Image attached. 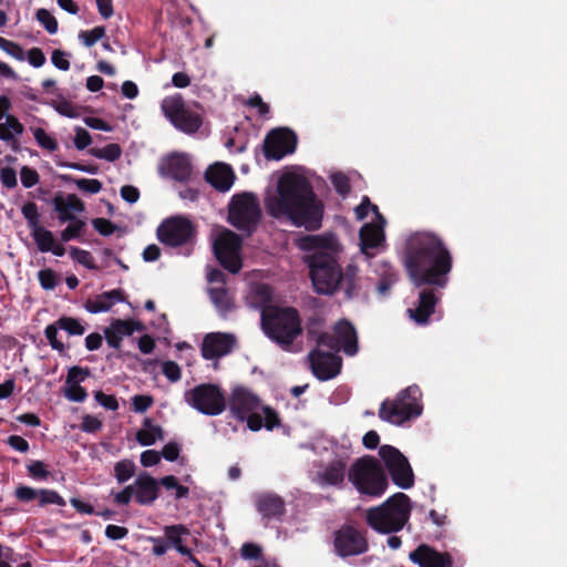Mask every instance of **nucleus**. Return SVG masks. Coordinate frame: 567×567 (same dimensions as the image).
I'll use <instances>...</instances> for the list:
<instances>
[{
	"instance_id": "13",
	"label": "nucleus",
	"mask_w": 567,
	"mask_h": 567,
	"mask_svg": "<svg viewBox=\"0 0 567 567\" xmlns=\"http://www.w3.org/2000/svg\"><path fill=\"white\" fill-rule=\"evenodd\" d=\"M321 346L347 355L353 357L359 351L358 334L354 326L348 319L338 320L331 332H321Z\"/></svg>"
},
{
	"instance_id": "15",
	"label": "nucleus",
	"mask_w": 567,
	"mask_h": 567,
	"mask_svg": "<svg viewBox=\"0 0 567 567\" xmlns=\"http://www.w3.org/2000/svg\"><path fill=\"white\" fill-rule=\"evenodd\" d=\"M156 234L161 243L176 247L190 240L195 228L187 218L176 216L165 219L158 226Z\"/></svg>"
},
{
	"instance_id": "27",
	"label": "nucleus",
	"mask_w": 567,
	"mask_h": 567,
	"mask_svg": "<svg viewBox=\"0 0 567 567\" xmlns=\"http://www.w3.org/2000/svg\"><path fill=\"white\" fill-rule=\"evenodd\" d=\"M375 272L379 277L377 292L381 298H386L390 296L392 288L399 282V271L390 262L381 261Z\"/></svg>"
},
{
	"instance_id": "31",
	"label": "nucleus",
	"mask_w": 567,
	"mask_h": 567,
	"mask_svg": "<svg viewBox=\"0 0 567 567\" xmlns=\"http://www.w3.org/2000/svg\"><path fill=\"white\" fill-rule=\"evenodd\" d=\"M343 360L338 352L321 351V382L331 380L340 374Z\"/></svg>"
},
{
	"instance_id": "35",
	"label": "nucleus",
	"mask_w": 567,
	"mask_h": 567,
	"mask_svg": "<svg viewBox=\"0 0 567 567\" xmlns=\"http://www.w3.org/2000/svg\"><path fill=\"white\" fill-rule=\"evenodd\" d=\"M208 292L212 302L223 315H225L233 308L231 298L229 297L228 291L225 288H210Z\"/></svg>"
},
{
	"instance_id": "53",
	"label": "nucleus",
	"mask_w": 567,
	"mask_h": 567,
	"mask_svg": "<svg viewBox=\"0 0 567 567\" xmlns=\"http://www.w3.org/2000/svg\"><path fill=\"white\" fill-rule=\"evenodd\" d=\"M59 329H60V327H58V323L55 321L54 323L49 324L45 328L44 334H45V338L48 339L49 343L51 344V347L53 349L62 352L64 350V344L61 341H59L56 338Z\"/></svg>"
},
{
	"instance_id": "6",
	"label": "nucleus",
	"mask_w": 567,
	"mask_h": 567,
	"mask_svg": "<svg viewBox=\"0 0 567 567\" xmlns=\"http://www.w3.org/2000/svg\"><path fill=\"white\" fill-rule=\"evenodd\" d=\"M348 478L361 495L382 496L388 486V477L379 460L374 456L359 457L349 468Z\"/></svg>"
},
{
	"instance_id": "8",
	"label": "nucleus",
	"mask_w": 567,
	"mask_h": 567,
	"mask_svg": "<svg viewBox=\"0 0 567 567\" xmlns=\"http://www.w3.org/2000/svg\"><path fill=\"white\" fill-rule=\"evenodd\" d=\"M228 408L231 416L239 422H246L249 430L257 432L262 427V416L259 413L261 401L247 388L236 386L233 389L228 399Z\"/></svg>"
},
{
	"instance_id": "54",
	"label": "nucleus",
	"mask_w": 567,
	"mask_h": 567,
	"mask_svg": "<svg viewBox=\"0 0 567 567\" xmlns=\"http://www.w3.org/2000/svg\"><path fill=\"white\" fill-rule=\"evenodd\" d=\"M162 372L171 382H177L182 377L181 368L174 361L163 362Z\"/></svg>"
},
{
	"instance_id": "51",
	"label": "nucleus",
	"mask_w": 567,
	"mask_h": 567,
	"mask_svg": "<svg viewBox=\"0 0 567 567\" xmlns=\"http://www.w3.org/2000/svg\"><path fill=\"white\" fill-rule=\"evenodd\" d=\"M22 214L24 218L28 220V224L32 229L37 228V226H41L39 223V213L38 207L34 203H28L22 207Z\"/></svg>"
},
{
	"instance_id": "64",
	"label": "nucleus",
	"mask_w": 567,
	"mask_h": 567,
	"mask_svg": "<svg viewBox=\"0 0 567 567\" xmlns=\"http://www.w3.org/2000/svg\"><path fill=\"white\" fill-rule=\"evenodd\" d=\"M94 228L103 236H110L114 233L115 226L105 218H95L92 221Z\"/></svg>"
},
{
	"instance_id": "58",
	"label": "nucleus",
	"mask_w": 567,
	"mask_h": 567,
	"mask_svg": "<svg viewBox=\"0 0 567 567\" xmlns=\"http://www.w3.org/2000/svg\"><path fill=\"white\" fill-rule=\"evenodd\" d=\"M89 374H90V371L87 369H83V368H80V367H72L68 371L65 383L66 384H79Z\"/></svg>"
},
{
	"instance_id": "50",
	"label": "nucleus",
	"mask_w": 567,
	"mask_h": 567,
	"mask_svg": "<svg viewBox=\"0 0 567 567\" xmlns=\"http://www.w3.org/2000/svg\"><path fill=\"white\" fill-rule=\"evenodd\" d=\"M378 213V206L372 204L369 196L364 195L361 203L354 208L355 218L363 220L369 215V212Z\"/></svg>"
},
{
	"instance_id": "60",
	"label": "nucleus",
	"mask_w": 567,
	"mask_h": 567,
	"mask_svg": "<svg viewBox=\"0 0 567 567\" xmlns=\"http://www.w3.org/2000/svg\"><path fill=\"white\" fill-rule=\"evenodd\" d=\"M65 396L74 402H82L86 399L87 393L80 384H66Z\"/></svg>"
},
{
	"instance_id": "36",
	"label": "nucleus",
	"mask_w": 567,
	"mask_h": 567,
	"mask_svg": "<svg viewBox=\"0 0 567 567\" xmlns=\"http://www.w3.org/2000/svg\"><path fill=\"white\" fill-rule=\"evenodd\" d=\"M31 234L40 251L47 252L50 251V249H53L55 240L50 230L42 226H37V228L31 230Z\"/></svg>"
},
{
	"instance_id": "29",
	"label": "nucleus",
	"mask_w": 567,
	"mask_h": 567,
	"mask_svg": "<svg viewBox=\"0 0 567 567\" xmlns=\"http://www.w3.org/2000/svg\"><path fill=\"white\" fill-rule=\"evenodd\" d=\"M359 238L361 251L369 255L368 250L378 248L384 241L385 236L381 225L368 223L361 227Z\"/></svg>"
},
{
	"instance_id": "61",
	"label": "nucleus",
	"mask_w": 567,
	"mask_h": 567,
	"mask_svg": "<svg viewBox=\"0 0 567 567\" xmlns=\"http://www.w3.org/2000/svg\"><path fill=\"white\" fill-rule=\"evenodd\" d=\"M95 400L105 409L115 411L118 409V403L115 396L103 393L102 391H96L94 394Z\"/></svg>"
},
{
	"instance_id": "55",
	"label": "nucleus",
	"mask_w": 567,
	"mask_h": 567,
	"mask_svg": "<svg viewBox=\"0 0 567 567\" xmlns=\"http://www.w3.org/2000/svg\"><path fill=\"white\" fill-rule=\"evenodd\" d=\"M21 183L25 188H30L38 184L39 182V174L35 169L23 166L20 172Z\"/></svg>"
},
{
	"instance_id": "10",
	"label": "nucleus",
	"mask_w": 567,
	"mask_h": 567,
	"mask_svg": "<svg viewBox=\"0 0 567 567\" xmlns=\"http://www.w3.org/2000/svg\"><path fill=\"white\" fill-rule=\"evenodd\" d=\"M185 402L206 415H219L227 401L219 386L210 383L199 384L184 393Z\"/></svg>"
},
{
	"instance_id": "33",
	"label": "nucleus",
	"mask_w": 567,
	"mask_h": 567,
	"mask_svg": "<svg viewBox=\"0 0 567 567\" xmlns=\"http://www.w3.org/2000/svg\"><path fill=\"white\" fill-rule=\"evenodd\" d=\"M272 298V291L269 286L260 284L254 287L250 291L247 300L249 305L256 309H261V312L265 308L274 307L270 305Z\"/></svg>"
},
{
	"instance_id": "1",
	"label": "nucleus",
	"mask_w": 567,
	"mask_h": 567,
	"mask_svg": "<svg viewBox=\"0 0 567 567\" xmlns=\"http://www.w3.org/2000/svg\"><path fill=\"white\" fill-rule=\"evenodd\" d=\"M403 266L417 288V305L408 312L417 324H426L440 300L435 289H444L453 268V257L443 239L431 231H416L405 241Z\"/></svg>"
},
{
	"instance_id": "39",
	"label": "nucleus",
	"mask_w": 567,
	"mask_h": 567,
	"mask_svg": "<svg viewBox=\"0 0 567 567\" xmlns=\"http://www.w3.org/2000/svg\"><path fill=\"white\" fill-rule=\"evenodd\" d=\"M135 464L131 460H122L114 465V476L122 484L135 474Z\"/></svg>"
},
{
	"instance_id": "52",
	"label": "nucleus",
	"mask_w": 567,
	"mask_h": 567,
	"mask_svg": "<svg viewBox=\"0 0 567 567\" xmlns=\"http://www.w3.org/2000/svg\"><path fill=\"white\" fill-rule=\"evenodd\" d=\"M0 48L17 60L24 59L23 49L10 40L0 37Z\"/></svg>"
},
{
	"instance_id": "48",
	"label": "nucleus",
	"mask_w": 567,
	"mask_h": 567,
	"mask_svg": "<svg viewBox=\"0 0 567 567\" xmlns=\"http://www.w3.org/2000/svg\"><path fill=\"white\" fill-rule=\"evenodd\" d=\"M84 227L85 223L75 218V220L71 221V224L61 233V239L63 241H69L81 236Z\"/></svg>"
},
{
	"instance_id": "41",
	"label": "nucleus",
	"mask_w": 567,
	"mask_h": 567,
	"mask_svg": "<svg viewBox=\"0 0 567 567\" xmlns=\"http://www.w3.org/2000/svg\"><path fill=\"white\" fill-rule=\"evenodd\" d=\"M158 482V485L164 486L166 489H175L176 491V498H183L186 497L189 493L188 487L183 486L178 483V480L174 475H168L163 478H161Z\"/></svg>"
},
{
	"instance_id": "62",
	"label": "nucleus",
	"mask_w": 567,
	"mask_h": 567,
	"mask_svg": "<svg viewBox=\"0 0 567 567\" xmlns=\"http://www.w3.org/2000/svg\"><path fill=\"white\" fill-rule=\"evenodd\" d=\"M29 474L34 478L45 480L49 476V472L45 468V465L41 461H33L28 465Z\"/></svg>"
},
{
	"instance_id": "17",
	"label": "nucleus",
	"mask_w": 567,
	"mask_h": 567,
	"mask_svg": "<svg viewBox=\"0 0 567 567\" xmlns=\"http://www.w3.org/2000/svg\"><path fill=\"white\" fill-rule=\"evenodd\" d=\"M296 245L303 252L301 258L309 267L315 291L319 292V235L300 236Z\"/></svg>"
},
{
	"instance_id": "18",
	"label": "nucleus",
	"mask_w": 567,
	"mask_h": 567,
	"mask_svg": "<svg viewBox=\"0 0 567 567\" xmlns=\"http://www.w3.org/2000/svg\"><path fill=\"white\" fill-rule=\"evenodd\" d=\"M409 558L419 567H453L454 565L450 553L439 551L427 544L419 545L409 554Z\"/></svg>"
},
{
	"instance_id": "24",
	"label": "nucleus",
	"mask_w": 567,
	"mask_h": 567,
	"mask_svg": "<svg viewBox=\"0 0 567 567\" xmlns=\"http://www.w3.org/2000/svg\"><path fill=\"white\" fill-rule=\"evenodd\" d=\"M255 505L257 511L267 519H280L285 514V501L277 494L262 493L256 497Z\"/></svg>"
},
{
	"instance_id": "25",
	"label": "nucleus",
	"mask_w": 567,
	"mask_h": 567,
	"mask_svg": "<svg viewBox=\"0 0 567 567\" xmlns=\"http://www.w3.org/2000/svg\"><path fill=\"white\" fill-rule=\"evenodd\" d=\"M205 178L216 189L226 192L231 187L235 174L229 165L216 163L207 168Z\"/></svg>"
},
{
	"instance_id": "21",
	"label": "nucleus",
	"mask_w": 567,
	"mask_h": 567,
	"mask_svg": "<svg viewBox=\"0 0 567 567\" xmlns=\"http://www.w3.org/2000/svg\"><path fill=\"white\" fill-rule=\"evenodd\" d=\"M54 210L58 213L60 223L75 220V214H81L85 210L84 203L75 195H64L59 192L52 199Z\"/></svg>"
},
{
	"instance_id": "2",
	"label": "nucleus",
	"mask_w": 567,
	"mask_h": 567,
	"mask_svg": "<svg viewBox=\"0 0 567 567\" xmlns=\"http://www.w3.org/2000/svg\"><path fill=\"white\" fill-rule=\"evenodd\" d=\"M265 206L275 218L287 217L296 226L319 227V205L309 179L297 173H286L278 181L277 192L268 195Z\"/></svg>"
},
{
	"instance_id": "5",
	"label": "nucleus",
	"mask_w": 567,
	"mask_h": 567,
	"mask_svg": "<svg viewBox=\"0 0 567 567\" xmlns=\"http://www.w3.org/2000/svg\"><path fill=\"white\" fill-rule=\"evenodd\" d=\"M261 328L271 340L285 348L301 333L299 315L290 307L265 308L261 312Z\"/></svg>"
},
{
	"instance_id": "40",
	"label": "nucleus",
	"mask_w": 567,
	"mask_h": 567,
	"mask_svg": "<svg viewBox=\"0 0 567 567\" xmlns=\"http://www.w3.org/2000/svg\"><path fill=\"white\" fill-rule=\"evenodd\" d=\"M63 179L68 182H73L80 190H83L89 194H96L102 189V183L99 179H75L70 176H63Z\"/></svg>"
},
{
	"instance_id": "56",
	"label": "nucleus",
	"mask_w": 567,
	"mask_h": 567,
	"mask_svg": "<svg viewBox=\"0 0 567 567\" xmlns=\"http://www.w3.org/2000/svg\"><path fill=\"white\" fill-rule=\"evenodd\" d=\"M69 53L56 49L52 52L51 61L55 68L62 71H68L70 69Z\"/></svg>"
},
{
	"instance_id": "20",
	"label": "nucleus",
	"mask_w": 567,
	"mask_h": 567,
	"mask_svg": "<svg viewBox=\"0 0 567 567\" xmlns=\"http://www.w3.org/2000/svg\"><path fill=\"white\" fill-rule=\"evenodd\" d=\"M163 176L171 177L175 181L185 182L192 175L190 159L186 154L173 153L166 156L159 166Z\"/></svg>"
},
{
	"instance_id": "4",
	"label": "nucleus",
	"mask_w": 567,
	"mask_h": 567,
	"mask_svg": "<svg viewBox=\"0 0 567 567\" xmlns=\"http://www.w3.org/2000/svg\"><path fill=\"white\" fill-rule=\"evenodd\" d=\"M410 515V497L402 492H398L381 505L369 508L365 520L372 529L380 534H393L405 526Z\"/></svg>"
},
{
	"instance_id": "30",
	"label": "nucleus",
	"mask_w": 567,
	"mask_h": 567,
	"mask_svg": "<svg viewBox=\"0 0 567 567\" xmlns=\"http://www.w3.org/2000/svg\"><path fill=\"white\" fill-rule=\"evenodd\" d=\"M122 300V291L114 289L97 296L94 300H89L85 307L92 313L103 312L109 311L113 305Z\"/></svg>"
},
{
	"instance_id": "59",
	"label": "nucleus",
	"mask_w": 567,
	"mask_h": 567,
	"mask_svg": "<svg viewBox=\"0 0 567 567\" xmlns=\"http://www.w3.org/2000/svg\"><path fill=\"white\" fill-rule=\"evenodd\" d=\"M261 547L254 543H246L240 548V555L245 559L259 560L261 558Z\"/></svg>"
},
{
	"instance_id": "38",
	"label": "nucleus",
	"mask_w": 567,
	"mask_h": 567,
	"mask_svg": "<svg viewBox=\"0 0 567 567\" xmlns=\"http://www.w3.org/2000/svg\"><path fill=\"white\" fill-rule=\"evenodd\" d=\"M334 190L341 198H347L351 193V183L348 175L342 172L331 173L329 176Z\"/></svg>"
},
{
	"instance_id": "28",
	"label": "nucleus",
	"mask_w": 567,
	"mask_h": 567,
	"mask_svg": "<svg viewBox=\"0 0 567 567\" xmlns=\"http://www.w3.org/2000/svg\"><path fill=\"white\" fill-rule=\"evenodd\" d=\"M137 322L130 320H115L110 328L104 331L106 342L110 347L118 349L125 336H131L135 330H140Z\"/></svg>"
},
{
	"instance_id": "32",
	"label": "nucleus",
	"mask_w": 567,
	"mask_h": 567,
	"mask_svg": "<svg viewBox=\"0 0 567 567\" xmlns=\"http://www.w3.org/2000/svg\"><path fill=\"white\" fill-rule=\"evenodd\" d=\"M165 539L168 546L174 547L181 555H189V550L183 544V537L189 535V530L183 525H172L164 528Z\"/></svg>"
},
{
	"instance_id": "49",
	"label": "nucleus",
	"mask_w": 567,
	"mask_h": 567,
	"mask_svg": "<svg viewBox=\"0 0 567 567\" xmlns=\"http://www.w3.org/2000/svg\"><path fill=\"white\" fill-rule=\"evenodd\" d=\"M71 257L76 260L79 264L85 266L89 269L95 268L93 262V257L90 251L83 250L76 247H72L70 249Z\"/></svg>"
},
{
	"instance_id": "3",
	"label": "nucleus",
	"mask_w": 567,
	"mask_h": 567,
	"mask_svg": "<svg viewBox=\"0 0 567 567\" xmlns=\"http://www.w3.org/2000/svg\"><path fill=\"white\" fill-rule=\"evenodd\" d=\"M343 245L332 231L321 234V295L333 296L342 291L346 300H352L359 291V267L349 262L342 268L338 261Z\"/></svg>"
},
{
	"instance_id": "7",
	"label": "nucleus",
	"mask_w": 567,
	"mask_h": 567,
	"mask_svg": "<svg viewBox=\"0 0 567 567\" xmlns=\"http://www.w3.org/2000/svg\"><path fill=\"white\" fill-rule=\"evenodd\" d=\"M422 392L417 385H410L400 391L394 400H384L379 410V417L391 424L401 425L422 413Z\"/></svg>"
},
{
	"instance_id": "42",
	"label": "nucleus",
	"mask_w": 567,
	"mask_h": 567,
	"mask_svg": "<svg viewBox=\"0 0 567 567\" xmlns=\"http://www.w3.org/2000/svg\"><path fill=\"white\" fill-rule=\"evenodd\" d=\"M58 327L65 330L69 334L81 336L84 333L83 326L74 318L62 317L56 320Z\"/></svg>"
},
{
	"instance_id": "47",
	"label": "nucleus",
	"mask_w": 567,
	"mask_h": 567,
	"mask_svg": "<svg viewBox=\"0 0 567 567\" xmlns=\"http://www.w3.org/2000/svg\"><path fill=\"white\" fill-rule=\"evenodd\" d=\"M38 498L40 506H45L49 504H55L59 506L65 505V501L55 491L51 489H40L38 492Z\"/></svg>"
},
{
	"instance_id": "9",
	"label": "nucleus",
	"mask_w": 567,
	"mask_h": 567,
	"mask_svg": "<svg viewBox=\"0 0 567 567\" xmlns=\"http://www.w3.org/2000/svg\"><path fill=\"white\" fill-rule=\"evenodd\" d=\"M261 217V210L258 198L244 193L235 195L229 204L228 220L239 230L250 234L258 225Z\"/></svg>"
},
{
	"instance_id": "16",
	"label": "nucleus",
	"mask_w": 567,
	"mask_h": 567,
	"mask_svg": "<svg viewBox=\"0 0 567 567\" xmlns=\"http://www.w3.org/2000/svg\"><path fill=\"white\" fill-rule=\"evenodd\" d=\"M296 134L285 127L270 131L264 141V152L268 159H280L296 150Z\"/></svg>"
},
{
	"instance_id": "14",
	"label": "nucleus",
	"mask_w": 567,
	"mask_h": 567,
	"mask_svg": "<svg viewBox=\"0 0 567 567\" xmlns=\"http://www.w3.org/2000/svg\"><path fill=\"white\" fill-rule=\"evenodd\" d=\"M240 247L241 239L231 230H224L214 241V252L217 259L233 274H237L241 269Z\"/></svg>"
},
{
	"instance_id": "12",
	"label": "nucleus",
	"mask_w": 567,
	"mask_h": 567,
	"mask_svg": "<svg viewBox=\"0 0 567 567\" xmlns=\"http://www.w3.org/2000/svg\"><path fill=\"white\" fill-rule=\"evenodd\" d=\"M161 106L172 124L187 134L197 132L202 126L199 114L186 106L181 94L165 97Z\"/></svg>"
},
{
	"instance_id": "37",
	"label": "nucleus",
	"mask_w": 567,
	"mask_h": 567,
	"mask_svg": "<svg viewBox=\"0 0 567 567\" xmlns=\"http://www.w3.org/2000/svg\"><path fill=\"white\" fill-rule=\"evenodd\" d=\"M89 153L96 158L106 159L109 162H114L117 158H120V156L122 154V148L118 144L111 143L101 148L92 147L89 150Z\"/></svg>"
},
{
	"instance_id": "19",
	"label": "nucleus",
	"mask_w": 567,
	"mask_h": 567,
	"mask_svg": "<svg viewBox=\"0 0 567 567\" xmlns=\"http://www.w3.org/2000/svg\"><path fill=\"white\" fill-rule=\"evenodd\" d=\"M334 547L340 556H351L367 551L368 543L360 532L349 527L336 534Z\"/></svg>"
},
{
	"instance_id": "34",
	"label": "nucleus",
	"mask_w": 567,
	"mask_h": 567,
	"mask_svg": "<svg viewBox=\"0 0 567 567\" xmlns=\"http://www.w3.org/2000/svg\"><path fill=\"white\" fill-rule=\"evenodd\" d=\"M144 429L136 433V440L140 444L148 446L155 443L156 439L163 440V430L158 425H154L151 419H145Z\"/></svg>"
},
{
	"instance_id": "43",
	"label": "nucleus",
	"mask_w": 567,
	"mask_h": 567,
	"mask_svg": "<svg viewBox=\"0 0 567 567\" xmlns=\"http://www.w3.org/2000/svg\"><path fill=\"white\" fill-rule=\"evenodd\" d=\"M38 21L43 24L45 30L50 34H54L58 31V21L52 13L47 9H39L35 14Z\"/></svg>"
},
{
	"instance_id": "45",
	"label": "nucleus",
	"mask_w": 567,
	"mask_h": 567,
	"mask_svg": "<svg viewBox=\"0 0 567 567\" xmlns=\"http://www.w3.org/2000/svg\"><path fill=\"white\" fill-rule=\"evenodd\" d=\"M33 136L37 143L50 152H54L58 148L56 141L51 137L43 128L38 127L33 131Z\"/></svg>"
},
{
	"instance_id": "22",
	"label": "nucleus",
	"mask_w": 567,
	"mask_h": 567,
	"mask_svg": "<svg viewBox=\"0 0 567 567\" xmlns=\"http://www.w3.org/2000/svg\"><path fill=\"white\" fill-rule=\"evenodd\" d=\"M233 339L225 333H209L202 344V354L207 360L220 358L231 350Z\"/></svg>"
},
{
	"instance_id": "44",
	"label": "nucleus",
	"mask_w": 567,
	"mask_h": 567,
	"mask_svg": "<svg viewBox=\"0 0 567 567\" xmlns=\"http://www.w3.org/2000/svg\"><path fill=\"white\" fill-rule=\"evenodd\" d=\"M105 35L104 27H95L90 31H81L79 33V39L83 42L85 47L94 45L99 40H101Z\"/></svg>"
},
{
	"instance_id": "26",
	"label": "nucleus",
	"mask_w": 567,
	"mask_h": 567,
	"mask_svg": "<svg viewBox=\"0 0 567 567\" xmlns=\"http://www.w3.org/2000/svg\"><path fill=\"white\" fill-rule=\"evenodd\" d=\"M348 456H340L329 462L321 471V484L342 487L348 467Z\"/></svg>"
},
{
	"instance_id": "46",
	"label": "nucleus",
	"mask_w": 567,
	"mask_h": 567,
	"mask_svg": "<svg viewBox=\"0 0 567 567\" xmlns=\"http://www.w3.org/2000/svg\"><path fill=\"white\" fill-rule=\"evenodd\" d=\"M260 411L265 415V419H262V426H265L269 431L274 430L275 427L280 426V423H281L280 417H279L278 413L272 408L261 404L259 412Z\"/></svg>"
},
{
	"instance_id": "11",
	"label": "nucleus",
	"mask_w": 567,
	"mask_h": 567,
	"mask_svg": "<svg viewBox=\"0 0 567 567\" xmlns=\"http://www.w3.org/2000/svg\"><path fill=\"white\" fill-rule=\"evenodd\" d=\"M379 455L394 485L402 489H409L414 485L412 466L399 449L384 444L380 446Z\"/></svg>"
},
{
	"instance_id": "63",
	"label": "nucleus",
	"mask_w": 567,
	"mask_h": 567,
	"mask_svg": "<svg viewBox=\"0 0 567 567\" xmlns=\"http://www.w3.org/2000/svg\"><path fill=\"white\" fill-rule=\"evenodd\" d=\"M92 143L90 133L82 127H78L75 131L74 145L78 150H84Z\"/></svg>"
},
{
	"instance_id": "57",
	"label": "nucleus",
	"mask_w": 567,
	"mask_h": 567,
	"mask_svg": "<svg viewBox=\"0 0 567 567\" xmlns=\"http://www.w3.org/2000/svg\"><path fill=\"white\" fill-rule=\"evenodd\" d=\"M38 278L43 289L52 290L56 286V276L51 269L40 270Z\"/></svg>"
},
{
	"instance_id": "23",
	"label": "nucleus",
	"mask_w": 567,
	"mask_h": 567,
	"mask_svg": "<svg viewBox=\"0 0 567 567\" xmlns=\"http://www.w3.org/2000/svg\"><path fill=\"white\" fill-rule=\"evenodd\" d=\"M132 485L135 501L140 505H150L158 497V482L147 473H141Z\"/></svg>"
}]
</instances>
